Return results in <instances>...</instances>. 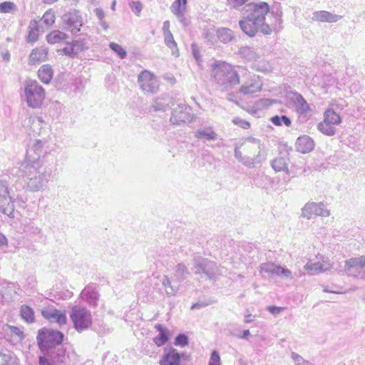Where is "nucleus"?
Returning <instances> with one entry per match:
<instances>
[{"label":"nucleus","mask_w":365,"mask_h":365,"mask_svg":"<svg viewBox=\"0 0 365 365\" xmlns=\"http://www.w3.org/2000/svg\"><path fill=\"white\" fill-rule=\"evenodd\" d=\"M178 20L182 24L183 26H187L189 24V20L185 17V14H181L176 16Z\"/></svg>","instance_id":"obj_55"},{"label":"nucleus","mask_w":365,"mask_h":365,"mask_svg":"<svg viewBox=\"0 0 365 365\" xmlns=\"http://www.w3.org/2000/svg\"><path fill=\"white\" fill-rule=\"evenodd\" d=\"M194 270L195 273L205 272V262L201 256H195L194 258Z\"/></svg>","instance_id":"obj_39"},{"label":"nucleus","mask_w":365,"mask_h":365,"mask_svg":"<svg viewBox=\"0 0 365 365\" xmlns=\"http://www.w3.org/2000/svg\"><path fill=\"white\" fill-rule=\"evenodd\" d=\"M81 297L90 306L96 307L98 300V294L93 284L86 286L81 292Z\"/></svg>","instance_id":"obj_17"},{"label":"nucleus","mask_w":365,"mask_h":365,"mask_svg":"<svg viewBox=\"0 0 365 365\" xmlns=\"http://www.w3.org/2000/svg\"><path fill=\"white\" fill-rule=\"evenodd\" d=\"M204 306H205V304L203 302H197L192 305L191 309H200V308L203 307Z\"/></svg>","instance_id":"obj_62"},{"label":"nucleus","mask_w":365,"mask_h":365,"mask_svg":"<svg viewBox=\"0 0 365 365\" xmlns=\"http://www.w3.org/2000/svg\"><path fill=\"white\" fill-rule=\"evenodd\" d=\"M16 9V6L11 1H4L0 4V13H11Z\"/></svg>","instance_id":"obj_42"},{"label":"nucleus","mask_w":365,"mask_h":365,"mask_svg":"<svg viewBox=\"0 0 365 365\" xmlns=\"http://www.w3.org/2000/svg\"><path fill=\"white\" fill-rule=\"evenodd\" d=\"M321 261L309 262L304 266V269L314 272H323L332 268V264L329 260H324L321 257Z\"/></svg>","instance_id":"obj_19"},{"label":"nucleus","mask_w":365,"mask_h":365,"mask_svg":"<svg viewBox=\"0 0 365 365\" xmlns=\"http://www.w3.org/2000/svg\"><path fill=\"white\" fill-rule=\"evenodd\" d=\"M247 11L250 12V17L264 25H267L265 24V17L270 11V6L267 2H251L247 5Z\"/></svg>","instance_id":"obj_12"},{"label":"nucleus","mask_w":365,"mask_h":365,"mask_svg":"<svg viewBox=\"0 0 365 365\" xmlns=\"http://www.w3.org/2000/svg\"><path fill=\"white\" fill-rule=\"evenodd\" d=\"M47 51L43 48H36L33 49L29 55V63L36 64L44 61L47 58Z\"/></svg>","instance_id":"obj_24"},{"label":"nucleus","mask_w":365,"mask_h":365,"mask_svg":"<svg viewBox=\"0 0 365 365\" xmlns=\"http://www.w3.org/2000/svg\"><path fill=\"white\" fill-rule=\"evenodd\" d=\"M250 333L248 329L244 330L242 334L240 336L242 339H247L250 336Z\"/></svg>","instance_id":"obj_64"},{"label":"nucleus","mask_w":365,"mask_h":365,"mask_svg":"<svg viewBox=\"0 0 365 365\" xmlns=\"http://www.w3.org/2000/svg\"><path fill=\"white\" fill-rule=\"evenodd\" d=\"M50 141L46 138L34 140L26 152L24 162L46 164V158L51 151Z\"/></svg>","instance_id":"obj_3"},{"label":"nucleus","mask_w":365,"mask_h":365,"mask_svg":"<svg viewBox=\"0 0 365 365\" xmlns=\"http://www.w3.org/2000/svg\"><path fill=\"white\" fill-rule=\"evenodd\" d=\"M191 47H192V55H193L195 59L196 60L198 65L200 66H202V59L200 58L198 46H197V44L192 43Z\"/></svg>","instance_id":"obj_48"},{"label":"nucleus","mask_w":365,"mask_h":365,"mask_svg":"<svg viewBox=\"0 0 365 365\" xmlns=\"http://www.w3.org/2000/svg\"><path fill=\"white\" fill-rule=\"evenodd\" d=\"M26 232H29L35 236H39L41 234V230L36 225L31 223L26 226Z\"/></svg>","instance_id":"obj_47"},{"label":"nucleus","mask_w":365,"mask_h":365,"mask_svg":"<svg viewBox=\"0 0 365 365\" xmlns=\"http://www.w3.org/2000/svg\"><path fill=\"white\" fill-rule=\"evenodd\" d=\"M19 169L25 189L32 192L43 190L52 175V168L44 163L23 162Z\"/></svg>","instance_id":"obj_1"},{"label":"nucleus","mask_w":365,"mask_h":365,"mask_svg":"<svg viewBox=\"0 0 365 365\" xmlns=\"http://www.w3.org/2000/svg\"><path fill=\"white\" fill-rule=\"evenodd\" d=\"M267 309L272 314H279L282 310L284 309V307H276V306H269L267 307Z\"/></svg>","instance_id":"obj_53"},{"label":"nucleus","mask_w":365,"mask_h":365,"mask_svg":"<svg viewBox=\"0 0 365 365\" xmlns=\"http://www.w3.org/2000/svg\"><path fill=\"white\" fill-rule=\"evenodd\" d=\"M210 73L217 83L225 87H232L240 83V77L232 66L225 62L218 61L211 66Z\"/></svg>","instance_id":"obj_2"},{"label":"nucleus","mask_w":365,"mask_h":365,"mask_svg":"<svg viewBox=\"0 0 365 365\" xmlns=\"http://www.w3.org/2000/svg\"><path fill=\"white\" fill-rule=\"evenodd\" d=\"M163 31L164 34H166L168 33H171L170 31V21H164L163 26Z\"/></svg>","instance_id":"obj_58"},{"label":"nucleus","mask_w":365,"mask_h":365,"mask_svg":"<svg viewBox=\"0 0 365 365\" xmlns=\"http://www.w3.org/2000/svg\"><path fill=\"white\" fill-rule=\"evenodd\" d=\"M314 146V141L307 135L299 137L296 143L297 150L302 153H307L312 151Z\"/></svg>","instance_id":"obj_22"},{"label":"nucleus","mask_w":365,"mask_h":365,"mask_svg":"<svg viewBox=\"0 0 365 365\" xmlns=\"http://www.w3.org/2000/svg\"><path fill=\"white\" fill-rule=\"evenodd\" d=\"M345 267L348 270L354 268H365V256L362 255L346 260Z\"/></svg>","instance_id":"obj_32"},{"label":"nucleus","mask_w":365,"mask_h":365,"mask_svg":"<svg viewBox=\"0 0 365 365\" xmlns=\"http://www.w3.org/2000/svg\"><path fill=\"white\" fill-rule=\"evenodd\" d=\"M14 211V205L9 195L8 182L6 180H0V212L11 216Z\"/></svg>","instance_id":"obj_11"},{"label":"nucleus","mask_w":365,"mask_h":365,"mask_svg":"<svg viewBox=\"0 0 365 365\" xmlns=\"http://www.w3.org/2000/svg\"><path fill=\"white\" fill-rule=\"evenodd\" d=\"M9 328L10 329L11 334L13 336H17L19 340H21L24 339V333L22 331H21V329L19 328H18L17 327H14V326H9Z\"/></svg>","instance_id":"obj_49"},{"label":"nucleus","mask_w":365,"mask_h":365,"mask_svg":"<svg viewBox=\"0 0 365 365\" xmlns=\"http://www.w3.org/2000/svg\"><path fill=\"white\" fill-rule=\"evenodd\" d=\"M155 328L159 331V334L153 338V341L158 346H161L168 340V331L160 324H155Z\"/></svg>","instance_id":"obj_28"},{"label":"nucleus","mask_w":365,"mask_h":365,"mask_svg":"<svg viewBox=\"0 0 365 365\" xmlns=\"http://www.w3.org/2000/svg\"><path fill=\"white\" fill-rule=\"evenodd\" d=\"M209 365H220V357L216 351L211 354Z\"/></svg>","instance_id":"obj_52"},{"label":"nucleus","mask_w":365,"mask_h":365,"mask_svg":"<svg viewBox=\"0 0 365 365\" xmlns=\"http://www.w3.org/2000/svg\"><path fill=\"white\" fill-rule=\"evenodd\" d=\"M180 356L175 349H171L165 354L160 361V365H180Z\"/></svg>","instance_id":"obj_23"},{"label":"nucleus","mask_w":365,"mask_h":365,"mask_svg":"<svg viewBox=\"0 0 365 365\" xmlns=\"http://www.w3.org/2000/svg\"><path fill=\"white\" fill-rule=\"evenodd\" d=\"M42 316L50 322L57 323L59 326L65 325L67 322L66 314L54 307H48L41 310Z\"/></svg>","instance_id":"obj_15"},{"label":"nucleus","mask_w":365,"mask_h":365,"mask_svg":"<svg viewBox=\"0 0 365 365\" xmlns=\"http://www.w3.org/2000/svg\"><path fill=\"white\" fill-rule=\"evenodd\" d=\"M240 26L243 32L250 37L256 36L259 31L265 35L269 34L272 32L269 25H264L249 16L240 21Z\"/></svg>","instance_id":"obj_7"},{"label":"nucleus","mask_w":365,"mask_h":365,"mask_svg":"<svg viewBox=\"0 0 365 365\" xmlns=\"http://www.w3.org/2000/svg\"><path fill=\"white\" fill-rule=\"evenodd\" d=\"M294 104L296 110L300 115L306 116L311 111L310 106L300 95L296 97Z\"/></svg>","instance_id":"obj_27"},{"label":"nucleus","mask_w":365,"mask_h":365,"mask_svg":"<svg viewBox=\"0 0 365 365\" xmlns=\"http://www.w3.org/2000/svg\"><path fill=\"white\" fill-rule=\"evenodd\" d=\"M189 274L187 268L182 263H179L176 265L174 274V280L181 282L187 278Z\"/></svg>","instance_id":"obj_33"},{"label":"nucleus","mask_w":365,"mask_h":365,"mask_svg":"<svg viewBox=\"0 0 365 365\" xmlns=\"http://www.w3.org/2000/svg\"><path fill=\"white\" fill-rule=\"evenodd\" d=\"M217 133L213 131V130H210V131H207V140H214L217 137Z\"/></svg>","instance_id":"obj_59"},{"label":"nucleus","mask_w":365,"mask_h":365,"mask_svg":"<svg viewBox=\"0 0 365 365\" xmlns=\"http://www.w3.org/2000/svg\"><path fill=\"white\" fill-rule=\"evenodd\" d=\"M314 19L320 22H336L341 19L340 16L334 15L327 11H319L314 14Z\"/></svg>","instance_id":"obj_25"},{"label":"nucleus","mask_w":365,"mask_h":365,"mask_svg":"<svg viewBox=\"0 0 365 365\" xmlns=\"http://www.w3.org/2000/svg\"><path fill=\"white\" fill-rule=\"evenodd\" d=\"M31 128L33 132L38 135H41L48 133V128L46 123L43 120L41 117L34 116L29 118Z\"/></svg>","instance_id":"obj_21"},{"label":"nucleus","mask_w":365,"mask_h":365,"mask_svg":"<svg viewBox=\"0 0 365 365\" xmlns=\"http://www.w3.org/2000/svg\"><path fill=\"white\" fill-rule=\"evenodd\" d=\"M62 52L65 55L71 56V57L76 56V53L74 52L72 43H67V46L62 49Z\"/></svg>","instance_id":"obj_51"},{"label":"nucleus","mask_w":365,"mask_h":365,"mask_svg":"<svg viewBox=\"0 0 365 365\" xmlns=\"http://www.w3.org/2000/svg\"><path fill=\"white\" fill-rule=\"evenodd\" d=\"M98 24L104 30H107L108 29V25L104 19L98 21Z\"/></svg>","instance_id":"obj_63"},{"label":"nucleus","mask_w":365,"mask_h":365,"mask_svg":"<svg viewBox=\"0 0 365 365\" xmlns=\"http://www.w3.org/2000/svg\"><path fill=\"white\" fill-rule=\"evenodd\" d=\"M41 21L47 26H51L55 22V14L52 9L48 10L42 16Z\"/></svg>","instance_id":"obj_40"},{"label":"nucleus","mask_w":365,"mask_h":365,"mask_svg":"<svg viewBox=\"0 0 365 365\" xmlns=\"http://www.w3.org/2000/svg\"><path fill=\"white\" fill-rule=\"evenodd\" d=\"M164 38L165 45L171 49L172 53L178 56V49L177 48V43L173 38L172 33L164 34Z\"/></svg>","instance_id":"obj_37"},{"label":"nucleus","mask_w":365,"mask_h":365,"mask_svg":"<svg viewBox=\"0 0 365 365\" xmlns=\"http://www.w3.org/2000/svg\"><path fill=\"white\" fill-rule=\"evenodd\" d=\"M24 96L29 107L36 108L41 106L45 98V91L36 81H26L24 85Z\"/></svg>","instance_id":"obj_5"},{"label":"nucleus","mask_w":365,"mask_h":365,"mask_svg":"<svg viewBox=\"0 0 365 365\" xmlns=\"http://www.w3.org/2000/svg\"><path fill=\"white\" fill-rule=\"evenodd\" d=\"M227 1L234 7L241 6L248 1V0H227Z\"/></svg>","instance_id":"obj_54"},{"label":"nucleus","mask_w":365,"mask_h":365,"mask_svg":"<svg viewBox=\"0 0 365 365\" xmlns=\"http://www.w3.org/2000/svg\"><path fill=\"white\" fill-rule=\"evenodd\" d=\"M63 336L60 331L43 328L38 331L37 342L40 349L43 351L61 344Z\"/></svg>","instance_id":"obj_6"},{"label":"nucleus","mask_w":365,"mask_h":365,"mask_svg":"<svg viewBox=\"0 0 365 365\" xmlns=\"http://www.w3.org/2000/svg\"><path fill=\"white\" fill-rule=\"evenodd\" d=\"M8 243V240L5 235H4L2 233L0 232V247H2L4 245H6Z\"/></svg>","instance_id":"obj_61"},{"label":"nucleus","mask_w":365,"mask_h":365,"mask_svg":"<svg viewBox=\"0 0 365 365\" xmlns=\"http://www.w3.org/2000/svg\"><path fill=\"white\" fill-rule=\"evenodd\" d=\"M170 99L168 96H162L155 98L152 107L155 111H165L170 107Z\"/></svg>","instance_id":"obj_30"},{"label":"nucleus","mask_w":365,"mask_h":365,"mask_svg":"<svg viewBox=\"0 0 365 365\" xmlns=\"http://www.w3.org/2000/svg\"><path fill=\"white\" fill-rule=\"evenodd\" d=\"M160 282L165 289V294L167 297H170L176 295L178 292V287L172 284L170 278L167 275H163L160 279Z\"/></svg>","instance_id":"obj_29"},{"label":"nucleus","mask_w":365,"mask_h":365,"mask_svg":"<svg viewBox=\"0 0 365 365\" xmlns=\"http://www.w3.org/2000/svg\"><path fill=\"white\" fill-rule=\"evenodd\" d=\"M262 83L259 78L250 76V81L241 86L240 91L244 94H253L260 91Z\"/></svg>","instance_id":"obj_20"},{"label":"nucleus","mask_w":365,"mask_h":365,"mask_svg":"<svg viewBox=\"0 0 365 365\" xmlns=\"http://www.w3.org/2000/svg\"><path fill=\"white\" fill-rule=\"evenodd\" d=\"M195 137L199 139H204L205 138V130H198L195 132Z\"/></svg>","instance_id":"obj_57"},{"label":"nucleus","mask_w":365,"mask_h":365,"mask_svg":"<svg viewBox=\"0 0 365 365\" xmlns=\"http://www.w3.org/2000/svg\"><path fill=\"white\" fill-rule=\"evenodd\" d=\"M270 121L276 126H281L282 124H284L286 126L289 127L292 124L290 119L286 115L272 116L270 118Z\"/></svg>","instance_id":"obj_38"},{"label":"nucleus","mask_w":365,"mask_h":365,"mask_svg":"<svg viewBox=\"0 0 365 365\" xmlns=\"http://www.w3.org/2000/svg\"><path fill=\"white\" fill-rule=\"evenodd\" d=\"M53 75L52 67L49 64H45L40 67L38 71L39 79L43 83H49Z\"/></svg>","instance_id":"obj_26"},{"label":"nucleus","mask_w":365,"mask_h":365,"mask_svg":"<svg viewBox=\"0 0 365 365\" xmlns=\"http://www.w3.org/2000/svg\"><path fill=\"white\" fill-rule=\"evenodd\" d=\"M94 13L96 15V16L98 19V21H101L102 19H104L105 17V13L103 10L101 8H97L94 10Z\"/></svg>","instance_id":"obj_56"},{"label":"nucleus","mask_w":365,"mask_h":365,"mask_svg":"<svg viewBox=\"0 0 365 365\" xmlns=\"http://www.w3.org/2000/svg\"><path fill=\"white\" fill-rule=\"evenodd\" d=\"M138 83L145 94H154L159 91V81L148 70L140 72L138 77Z\"/></svg>","instance_id":"obj_9"},{"label":"nucleus","mask_w":365,"mask_h":365,"mask_svg":"<svg viewBox=\"0 0 365 365\" xmlns=\"http://www.w3.org/2000/svg\"><path fill=\"white\" fill-rule=\"evenodd\" d=\"M68 38V36L66 34L58 30L53 31L46 36V40L48 43L51 44L61 43Z\"/></svg>","instance_id":"obj_31"},{"label":"nucleus","mask_w":365,"mask_h":365,"mask_svg":"<svg viewBox=\"0 0 365 365\" xmlns=\"http://www.w3.org/2000/svg\"><path fill=\"white\" fill-rule=\"evenodd\" d=\"M330 212L325 208L322 202H309L305 205L302 209V215L307 219L314 216H329Z\"/></svg>","instance_id":"obj_16"},{"label":"nucleus","mask_w":365,"mask_h":365,"mask_svg":"<svg viewBox=\"0 0 365 365\" xmlns=\"http://www.w3.org/2000/svg\"><path fill=\"white\" fill-rule=\"evenodd\" d=\"M70 318L73 322V328L79 333L88 329L92 325L93 317L91 312L81 305L72 307Z\"/></svg>","instance_id":"obj_4"},{"label":"nucleus","mask_w":365,"mask_h":365,"mask_svg":"<svg viewBox=\"0 0 365 365\" xmlns=\"http://www.w3.org/2000/svg\"><path fill=\"white\" fill-rule=\"evenodd\" d=\"M261 273H271L277 275L283 274L286 277H290L292 272L288 269H284L273 262L263 263L260 266Z\"/></svg>","instance_id":"obj_18"},{"label":"nucleus","mask_w":365,"mask_h":365,"mask_svg":"<svg viewBox=\"0 0 365 365\" xmlns=\"http://www.w3.org/2000/svg\"><path fill=\"white\" fill-rule=\"evenodd\" d=\"M175 345L185 346L188 344V337L185 334H178L175 339Z\"/></svg>","instance_id":"obj_46"},{"label":"nucleus","mask_w":365,"mask_h":365,"mask_svg":"<svg viewBox=\"0 0 365 365\" xmlns=\"http://www.w3.org/2000/svg\"><path fill=\"white\" fill-rule=\"evenodd\" d=\"M193 119L192 109L187 105H178L173 109L170 119L173 125H181L190 123Z\"/></svg>","instance_id":"obj_10"},{"label":"nucleus","mask_w":365,"mask_h":365,"mask_svg":"<svg viewBox=\"0 0 365 365\" xmlns=\"http://www.w3.org/2000/svg\"><path fill=\"white\" fill-rule=\"evenodd\" d=\"M110 49L113 51L121 59H123L127 56L126 51L119 44L112 42L109 45Z\"/></svg>","instance_id":"obj_41"},{"label":"nucleus","mask_w":365,"mask_h":365,"mask_svg":"<svg viewBox=\"0 0 365 365\" xmlns=\"http://www.w3.org/2000/svg\"><path fill=\"white\" fill-rule=\"evenodd\" d=\"M232 122L234 124L244 129H248L250 128V123L248 121L241 119L240 118H236L233 119Z\"/></svg>","instance_id":"obj_50"},{"label":"nucleus","mask_w":365,"mask_h":365,"mask_svg":"<svg viewBox=\"0 0 365 365\" xmlns=\"http://www.w3.org/2000/svg\"><path fill=\"white\" fill-rule=\"evenodd\" d=\"M0 365H19V362L14 355L4 353L0 354Z\"/></svg>","instance_id":"obj_34"},{"label":"nucleus","mask_w":365,"mask_h":365,"mask_svg":"<svg viewBox=\"0 0 365 365\" xmlns=\"http://www.w3.org/2000/svg\"><path fill=\"white\" fill-rule=\"evenodd\" d=\"M36 27V21H34V23H31V24L29 26L30 31H29V35H28V40H29V41L34 42V41H36L37 40V38H38V29Z\"/></svg>","instance_id":"obj_43"},{"label":"nucleus","mask_w":365,"mask_h":365,"mask_svg":"<svg viewBox=\"0 0 365 365\" xmlns=\"http://www.w3.org/2000/svg\"><path fill=\"white\" fill-rule=\"evenodd\" d=\"M129 6H130V8L132 10V11L135 15L139 16L141 13V11L143 9L142 3L139 1H132L131 2L129 3Z\"/></svg>","instance_id":"obj_45"},{"label":"nucleus","mask_w":365,"mask_h":365,"mask_svg":"<svg viewBox=\"0 0 365 365\" xmlns=\"http://www.w3.org/2000/svg\"><path fill=\"white\" fill-rule=\"evenodd\" d=\"M259 141L254 138H249L245 140L235 149V156L237 158H249L259 153Z\"/></svg>","instance_id":"obj_13"},{"label":"nucleus","mask_w":365,"mask_h":365,"mask_svg":"<svg viewBox=\"0 0 365 365\" xmlns=\"http://www.w3.org/2000/svg\"><path fill=\"white\" fill-rule=\"evenodd\" d=\"M170 11L175 16L185 14L186 4H184L182 0H175L170 6Z\"/></svg>","instance_id":"obj_36"},{"label":"nucleus","mask_w":365,"mask_h":365,"mask_svg":"<svg viewBox=\"0 0 365 365\" xmlns=\"http://www.w3.org/2000/svg\"><path fill=\"white\" fill-rule=\"evenodd\" d=\"M21 316L28 323H32L34 321V312L27 305L21 307Z\"/></svg>","instance_id":"obj_35"},{"label":"nucleus","mask_w":365,"mask_h":365,"mask_svg":"<svg viewBox=\"0 0 365 365\" xmlns=\"http://www.w3.org/2000/svg\"><path fill=\"white\" fill-rule=\"evenodd\" d=\"M39 365H52V364L46 357L40 356Z\"/></svg>","instance_id":"obj_60"},{"label":"nucleus","mask_w":365,"mask_h":365,"mask_svg":"<svg viewBox=\"0 0 365 365\" xmlns=\"http://www.w3.org/2000/svg\"><path fill=\"white\" fill-rule=\"evenodd\" d=\"M62 20L73 34H76L81 30L82 19L78 11L71 10L62 16Z\"/></svg>","instance_id":"obj_14"},{"label":"nucleus","mask_w":365,"mask_h":365,"mask_svg":"<svg viewBox=\"0 0 365 365\" xmlns=\"http://www.w3.org/2000/svg\"><path fill=\"white\" fill-rule=\"evenodd\" d=\"M340 115L332 109H328L324 112V120L320 122L317 128L324 134L333 135L335 133L334 126L341 123Z\"/></svg>","instance_id":"obj_8"},{"label":"nucleus","mask_w":365,"mask_h":365,"mask_svg":"<svg viewBox=\"0 0 365 365\" xmlns=\"http://www.w3.org/2000/svg\"><path fill=\"white\" fill-rule=\"evenodd\" d=\"M73 46V50L76 56L82 51L85 50L88 47L86 45L84 40H76L71 42Z\"/></svg>","instance_id":"obj_44"}]
</instances>
